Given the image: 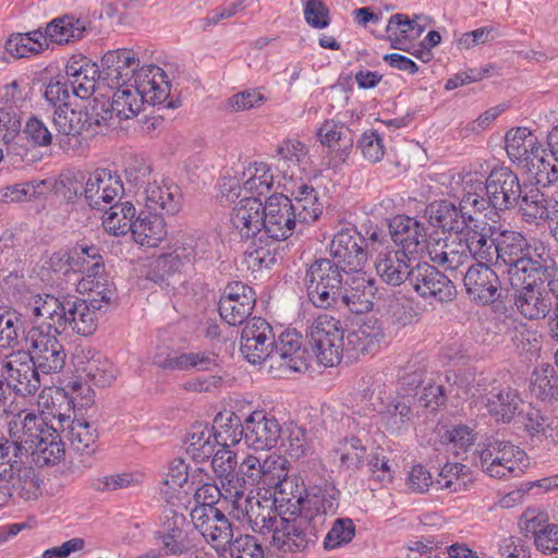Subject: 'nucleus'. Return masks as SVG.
<instances>
[{
	"label": "nucleus",
	"mask_w": 558,
	"mask_h": 558,
	"mask_svg": "<svg viewBox=\"0 0 558 558\" xmlns=\"http://www.w3.org/2000/svg\"><path fill=\"white\" fill-rule=\"evenodd\" d=\"M9 437L24 444L27 460L38 468L59 464L65 456L60 427L52 416L22 411L8 425Z\"/></svg>",
	"instance_id": "obj_1"
},
{
	"label": "nucleus",
	"mask_w": 558,
	"mask_h": 558,
	"mask_svg": "<svg viewBox=\"0 0 558 558\" xmlns=\"http://www.w3.org/2000/svg\"><path fill=\"white\" fill-rule=\"evenodd\" d=\"M128 181L137 187V202L143 204L150 214L175 215L182 208V193L172 183L151 179V167L140 162L126 171Z\"/></svg>",
	"instance_id": "obj_2"
},
{
	"label": "nucleus",
	"mask_w": 558,
	"mask_h": 558,
	"mask_svg": "<svg viewBox=\"0 0 558 558\" xmlns=\"http://www.w3.org/2000/svg\"><path fill=\"white\" fill-rule=\"evenodd\" d=\"M111 119L109 106L104 100L94 99L88 105H76L74 108L59 106L54 110L53 125L58 135L70 141L95 136L104 131Z\"/></svg>",
	"instance_id": "obj_3"
},
{
	"label": "nucleus",
	"mask_w": 558,
	"mask_h": 558,
	"mask_svg": "<svg viewBox=\"0 0 558 558\" xmlns=\"http://www.w3.org/2000/svg\"><path fill=\"white\" fill-rule=\"evenodd\" d=\"M56 257L59 260L65 258V263L73 271L83 274L78 281L81 292L96 293L107 302H116L117 289L105 275V264L98 247L78 245L71 254H57Z\"/></svg>",
	"instance_id": "obj_4"
},
{
	"label": "nucleus",
	"mask_w": 558,
	"mask_h": 558,
	"mask_svg": "<svg viewBox=\"0 0 558 558\" xmlns=\"http://www.w3.org/2000/svg\"><path fill=\"white\" fill-rule=\"evenodd\" d=\"M13 437L0 438V481H5L4 495L29 498L38 488V480L32 466L26 463L27 457L23 446Z\"/></svg>",
	"instance_id": "obj_5"
},
{
	"label": "nucleus",
	"mask_w": 558,
	"mask_h": 558,
	"mask_svg": "<svg viewBox=\"0 0 558 558\" xmlns=\"http://www.w3.org/2000/svg\"><path fill=\"white\" fill-rule=\"evenodd\" d=\"M498 263L508 266L511 281H526L535 266L542 248H547L542 242L530 243L518 231L504 230L497 235Z\"/></svg>",
	"instance_id": "obj_6"
},
{
	"label": "nucleus",
	"mask_w": 558,
	"mask_h": 558,
	"mask_svg": "<svg viewBox=\"0 0 558 558\" xmlns=\"http://www.w3.org/2000/svg\"><path fill=\"white\" fill-rule=\"evenodd\" d=\"M345 270L330 258L316 259L306 269L304 284L310 302L317 308L336 307L343 290Z\"/></svg>",
	"instance_id": "obj_7"
},
{
	"label": "nucleus",
	"mask_w": 558,
	"mask_h": 558,
	"mask_svg": "<svg viewBox=\"0 0 558 558\" xmlns=\"http://www.w3.org/2000/svg\"><path fill=\"white\" fill-rule=\"evenodd\" d=\"M307 338L319 364L331 367L345 354L347 330L340 319L319 314L307 327Z\"/></svg>",
	"instance_id": "obj_8"
},
{
	"label": "nucleus",
	"mask_w": 558,
	"mask_h": 558,
	"mask_svg": "<svg viewBox=\"0 0 558 558\" xmlns=\"http://www.w3.org/2000/svg\"><path fill=\"white\" fill-rule=\"evenodd\" d=\"M269 534V549L278 557L305 553L318 538V533L300 514L279 517Z\"/></svg>",
	"instance_id": "obj_9"
},
{
	"label": "nucleus",
	"mask_w": 558,
	"mask_h": 558,
	"mask_svg": "<svg viewBox=\"0 0 558 558\" xmlns=\"http://www.w3.org/2000/svg\"><path fill=\"white\" fill-rule=\"evenodd\" d=\"M527 465L525 452L509 441L493 440L480 453V466L492 477H519Z\"/></svg>",
	"instance_id": "obj_10"
},
{
	"label": "nucleus",
	"mask_w": 558,
	"mask_h": 558,
	"mask_svg": "<svg viewBox=\"0 0 558 558\" xmlns=\"http://www.w3.org/2000/svg\"><path fill=\"white\" fill-rule=\"evenodd\" d=\"M48 414L57 420L62 436L73 451L85 456L96 451L99 434L93 420L94 414L63 413L61 404L58 408L53 407Z\"/></svg>",
	"instance_id": "obj_11"
},
{
	"label": "nucleus",
	"mask_w": 558,
	"mask_h": 558,
	"mask_svg": "<svg viewBox=\"0 0 558 558\" xmlns=\"http://www.w3.org/2000/svg\"><path fill=\"white\" fill-rule=\"evenodd\" d=\"M62 332H52L50 327H32L26 336L27 351L43 374H56L65 365L66 353L58 337Z\"/></svg>",
	"instance_id": "obj_12"
},
{
	"label": "nucleus",
	"mask_w": 558,
	"mask_h": 558,
	"mask_svg": "<svg viewBox=\"0 0 558 558\" xmlns=\"http://www.w3.org/2000/svg\"><path fill=\"white\" fill-rule=\"evenodd\" d=\"M0 373L15 395H35L40 386V371L26 350L13 351L0 360Z\"/></svg>",
	"instance_id": "obj_13"
},
{
	"label": "nucleus",
	"mask_w": 558,
	"mask_h": 558,
	"mask_svg": "<svg viewBox=\"0 0 558 558\" xmlns=\"http://www.w3.org/2000/svg\"><path fill=\"white\" fill-rule=\"evenodd\" d=\"M331 260L338 263L345 275L361 271L368 259V245L355 227L338 231L329 246Z\"/></svg>",
	"instance_id": "obj_14"
},
{
	"label": "nucleus",
	"mask_w": 558,
	"mask_h": 558,
	"mask_svg": "<svg viewBox=\"0 0 558 558\" xmlns=\"http://www.w3.org/2000/svg\"><path fill=\"white\" fill-rule=\"evenodd\" d=\"M90 299L82 300L78 298H69L65 300V330L71 328L72 331L80 336H90L98 327L99 313L106 311L109 305L114 302H107L96 293H89Z\"/></svg>",
	"instance_id": "obj_15"
},
{
	"label": "nucleus",
	"mask_w": 558,
	"mask_h": 558,
	"mask_svg": "<svg viewBox=\"0 0 558 558\" xmlns=\"http://www.w3.org/2000/svg\"><path fill=\"white\" fill-rule=\"evenodd\" d=\"M518 175L506 167L495 168L485 181L487 206L507 210L518 206L523 193Z\"/></svg>",
	"instance_id": "obj_16"
},
{
	"label": "nucleus",
	"mask_w": 558,
	"mask_h": 558,
	"mask_svg": "<svg viewBox=\"0 0 558 558\" xmlns=\"http://www.w3.org/2000/svg\"><path fill=\"white\" fill-rule=\"evenodd\" d=\"M276 331L263 318L247 320L241 332L240 350L251 364H260L272 357Z\"/></svg>",
	"instance_id": "obj_17"
},
{
	"label": "nucleus",
	"mask_w": 558,
	"mask_h": 558,
	"mask_svg": "<svg viewBox=\"0 0 558 558\" xmlns=\"http://www.w3.org/2000/svg\"><path fill=\"white\" fill-rule=\"evenodd\" d=\"M263 234L272 241H283L291 236L296 228L298 218L292 211L290 198L283 194L270 195L264 204Z\"/></svg>",
	"instance_id": "obj_18"
},
{
	"label": "nucleus",
	"mask_w": 558,
	"mask_h": 558,
	"mask_svg": "<svg viewBox=\"0 0 558 558\" xmlns=\"http://www.w3.org/2000/svg\"><path fill=\"white\" fill-rule=\"evenodd\" d=\"M340 492L331 484L318 487L305 498L296 497L299 514L318 533L327 517H332L339 508Z\"/></svg>",
	"instance_id": "obj_19"
},
{
	"label": "nucleus",
	"mask_w": 558,
	"mask_h": 558,
	"mask_svg": "<svg viewBox=\"0 0 558 558\" xmlns=\"http://www.w3.org/2000/svg\"><path fill=\"white\" fill-rule=\"evenodd\" d=\"M256 303L255 291L241 281L229 283L219 300V314L231 326L242 325Z\"/></svg>",
	"instance_id": "obj_20"
},
{
	"label": "nucleus",
	"mask_w": 558,
	"mask_h": 558,
	"mask_svg": "<svg viewBox=\"0 0 558 558\" xmlns=\"http://www.w3.org/2000/svg\"><path fill=\"white\" fill-rule=\"evenodd\" d=\"M191 519L195 529L217 550H227L233 541V529L228 518L217 508H193Z\"/></svg>",
	"instance_id": "obj_21"
},
{
	"label": "nucleus",
	"mask_w": 558,
	"mask_h": 558,
	"mask_svg": "<svg viewBox=\"0 0 558 558\" xmlns=\"http://www.w3.org/2000/svg\"><path fill=\"white\" fill-rule=\"evenodd\" d=\"M153 364L163 371H211L218 366V356L210 351L179 352L162 348L153 356Z\"/></svg>",
	"instance_id": "obj_22"
},
{
	"label": "nucleus",
	"mask_w": 558,
	"mask_h": 558,
	"mask_svg": "<svg viewBox=\"0 0 558 558\" xmlns=\"http://www.w3.org/2000/svg\"><path fill=\"white\" fill-rule=\"evenodd\" d=\"M463 284L470 299L477 304H490L501 296L500 280L489 266H469L463 276Z\"/></svg>",
	"instance_id": "obj_23"
},
{
	"label": "nucleus",
	"mask_w": 558,
	"mask_h": 558,
	"mask_svg": "<svg viewBox=\"0 0 558 558\" xmlns=\"http://www.w3.org/2000/svg\"><path fill=\"white\" fill-rule=\"evenodd\" d=\"M272 504L270 499L260 500L248 496L240 499L236 507L230 508L229 514L240 522L247 523L252 531L267 535L279 519L272 510Z\"/></svg>",
	"instance_id": "obj_24"
},
{
	"label": "nucleus",
	"mask_w": 558,
	"mask_h": 558,
	"mask_svg": "<svg viewBox=\"0 0 558 558\" xmlns=\"http://www.w3.org/2000/svg\"><path fill=\"white\" fill-rule=\"evenodd\" d=\"M385 338L381 323L377 318L367 317L355 328L347 330L344 356L353 360L361 354H374L380 349Z\"/></svg>",
	"instance_id": "obj_25"
},
{
	"label": "nucleus",
	"mask_w": 558,
	"mask_h": 558,
	"mask_svg": "<svg viewBox=\"0 0 558 558\" xmlns=\"http://www.w3.org/2000/svg\"><path fill=\"white\" fill-rule=\"evenodd\" d=\"M430 260L447 271L456 272L471 266V251L468 248L464 232L427 246Z\"/></svg>",
	"instance_id": "obj_26"
},
{
	"label": "nucleus",
	"mask_w": 558,
	"mask_h": 558,
	"mask_svg": "<svg viewBox=\"0 0 558 558\" xmlns=\"http://www.w3.org/2000/svg\"><path fill=\"white\" fill-rule=\"evenodd\" d=\"M264 204L256 196L243 197L232 209L230 222L242 239L264 238Z\"/></svg>",
	"instance_id": "obj_27"
},
{
	"label": "nucleus",
	"mask_w": 558,
	"mask_h": 558,
	"mask_svg": "<svg viewBox=\"0 0 558 558\" xmlns=\"http://www.w3.org/2000/svg\"><path fill=\"white\" fill-rule=\"evenodd\" d=\"M389 231L397 250L413 256L427 248V233L423 222L415 218L398 215L389 223Z\"/></svg>",
	"instance_id": "obj_28"
},
{
	"label": "nucleus",
	"mask_w": 558,
	"mask_h": 558,
	"mask_svg": "<svg viewBox=\"0 0 558 558\" xmlns=\"http://www.w3.org/2000/svg\"><path fill=\"white\" fill-rule=\"evenodd\" d=\"M78 379L96 387L109 386L113 379L110 362L93 349L77 350L73 356Z\"/></svg>",
	"instance_id": "obj_29"
},
{
	"label": "nucleus",
	"mask_w": 558,
	"mask_h": 558,
	"mask_svg": "<svg viewBox=\"0 0 558 558\" xmlns=\"http://www.w3.org/2000/svg\"><path fill=\"white\" fill-rule=\"evenodd\" d=\"M339 301L354 314L371 311L374 305L375 286L364 272L356 271L345 275Z\"/></svg>",
	"instance_id": "obj_30"
},
{
	"label": "nucleus",
	"mask_w": 558,
	"mask_h": 558,
	"mask_svg": "<svg viewBox=\"0 0 558 558\" xmlns=\"http://www.w3.org/2000/svg\"><path fill=\"white\" fill-rule=\"evenodd\" d=\"M281 433L279 422L263 411H255L245 420L244 440L255 450L271 449L280 439Z\"/></svg>",
	"instance_id": "obj_31"
},
{
	"label": "nucleus",
	"mask_w": 558,
	"mask_h": 558,
	"mask_svg": "<svg viewBox=\"0 0 558 558\" xmlns=\"http://www.w3.org/2000/svg\"><path fill=\"white\" fill-rule=\"evenodd\" d=\"M426 216L432 226L447 232H454L456 235H460L475 221L470 210L463 209L460 204L457 207L448 201L430 203L426 208Z\"/></svg>",
	"instance_id": "obj_32"
},
{
	"label": "nucleus",
	"mask_w": 558,
	"mask_h": 558,
	"mask_svg": "<svg viewBox=\"0 0 558 558\" xmlns=\"http://www.w3.org/2000/svg\"><path fill=\"white\" fill-rule=\"evenodd\" d=\"M450 194L460 201L463 209L482 213L487 208L486 197L482 195L485 185L477 172L456 173L449 182Z\"/></svg>",
	"instance_id": "obj_33"
},
{
	"label": "nucleus",
	"mask_w": 558,
	"mask_h": 558,
	"mask_svg": "<svg viewBox=\"0 0 558 558\" xmlns=\"http://www.w3.org/2000/svg\"><path fill=\"white\" fill-rule=\"evenodd\" d=\"M102 81L112 88L129 85L132 78L135 81L138 68V59L132 50L118 49L108 51L101 59Z\"/></svg>",
	"instance_id": "obj_34"
},
{
	"label": "nucleus",
	"mask_w": 558,
	"mask_h": 558,
	"mask_svg": "<svg viewBox=\"0 0 558 558\" xmlns=\"http://www.w3.org/2000/svg\"><path fill=\"white\" fill-rule=\"evenodd\" d=\"M302 335L295 329L276 331L272 357L279 356L284 365L294 372L308 368L310 354L302 345Z\"/></svg>",
	"instance_id": "obj_35"
},
{
	"label": "nucleus",
	"mask_w": 558,
	"mask_h": 558,
	"mask_svg": "<svg viewBox=\"0 0 558 558\" xmlns=\"http://www.w3.org/2000/svg\"><path fill=\"white\" fill-rule=\"evenodd\" d=\"M122 184L106 169H98L87 177L84 196L92 208L102 209L119 197Z\"/></svg>",
	"instance_id": "obj_36"
},
{
	"label": "nucleus",
	"mask_w": 558,
	"mask_h": 558,
	"mask_svg": "<svg viewBox=\"0 0 558 558\" xmlns=\"http://www.w3.org/2000/svg\"><path fill=\"white\" fill-rule=\"evenodd\" d=\"M135 85L145 96L147 104L153 106L167 104L168 108L175 107L173 101H168L171 85L161 68L157 65L142 68L135 76Z\"/></svg>",
	"instance_id": "obj_37"
},
{
	"label": "nucleus",
	"mask_w": 558,
	"mask_h": 558,
	"mask_svg": "<svg viewBox=\"0 0 558 558\" xmlns=\"http://www.w3.org/2000/svg\"><path fill=\"white\" fill-rule=\"evenodd\" d=\"M412 256L402 250L387 247L376 256L374 266L376 274L387 284L400 286L408 281L411 268Z\"/></svg>",
	"instance_id": "obj_38"
},
{
	"label": "nucleus",
	"mask_w": 558,
	"mask_h": 558,
	"mask_svg": "<svg viewBox=\"0 0 558 558\" xmlns=\"http://www.w3.org/2000/svg\"><path fill=\"white\" fill-rule=\"evenodd\" d=\"M65 300H60L52 294H37L27 304V311L34 318L44 320L34 327H50L52 332L65 331Z\"/></svg>",
	"instance_id": "obj_39"
},
{
	"label": "nucleus",
	"mask_w": 558,
	"mask_h": 558,
	"mask_svg": "<svg viewBox=\"0 0 558 558\" xmlns=\"http://www.w3.org/2000/svg\"><path fill=\"white\" fill-rule=\"evenodd\" d=\"M65 73L73 94L81 99H87L94 93L97 80H102V71L86 57L72 58Z\"/></svg>",
	"instance_id": "obj_40"
},
{
	"label": "nucleus",
	"mask_w": 558,
	"mask_h": 558,
	"mask_svg": "<svg viewBox=\"0 0 558 558\" xmlns=\"http://www.w3.org/2000/svg\"><path fill=\"white\" fill-rule=\"evenodd\" d=\"M320 143L335 154L331 165L337 167L343 163L350 155L353 146L351 130L342 122L326 120L318 129Z\"/></svg>",
	"instance_id": "obj_41"
},
{
	"label": "nucleus",
	"mask_w": 558,
	"mask_h": 558,
	"mask_svg": "<svg viewBox=\"0 0 558 558\" xmlns=\"http://www.w3.org/2000/svg\"><path fill=\"white\" fill-rule=\"evenodd\" d=\"M513 286L524 284L515 298V306L519 312L529 319H539L550 313L551 301L544 292L532 282V278L526 281H511Z\"/></svg>",
	"instance_id": "obj_42"
},
{
	"label": "nucleus",
	"mask_w": 558,
	"mask_h": 558,
	"mask_svg": "<svg viewBox=\"0 0 558 558\" xmlns=\"http://www.w3.org/2000/svg\"><path fill=\"white\" fill-rule=\"evenodd\" d=\"M505 147L508 157L522 167L542 145L530 129L515 128L506 133Z\"/></svg>",
	"instance_id": "obj_43"
},
{
	"label": "nucleus",
	"mask_w": 558,
	"mask_h": 558,
	"mask_svg": "<svg viewBox=\"0 0 558 558\" xmlns=\"http://www.w3.org/2000/svg\"><path fill=\"white\" fill-rule=\"evenodd\" d=\"M521 398L511 387H492L483 405L498 421L510 422L521 404Z\"/></svg>",
	"instance_id": "obj_44"
},
{
	"label": "nucleus",
	"mask_w": 558,
	"mask_h": 558,
	"mask_svg": "<svg viewBox=\"0 0 558 558\" xmlns=\"http://www.w3.org/2000/svg\"><path fill=\"white\" fill-rule=\"evenodd\" d=\"M177 243L182 250L183 258L189 264L196 260H213L217 257L219 240L215 234H186L181 240H178Z\"/></svg>",
	"instance_id": "obj_45"
},
{
	"label": "nucleus",
	"mask_w": 558,
	"mask_h": 558,
	"mask_svg": "<svg viewBox=\"0 0 558 558\" xmlns=\"http://www.w3.org/2000/svg\"><path fill=\"white\" fill-rule=\"evenodd\" d=\"M292 211L299 223H312L323 213V204L318 199V193L313 186L301 183L292 191Z\"/></svg>",
	"instance_id": "obj_46"
},
{
	"label": "nucleus",
	"mask_w": 558,
	"mask_h": 558,
	"mask_svg": "<svg viewBox=\"0 0 558 558\" xmlns=\"http://www.w3.org/2000/svg\"><path fill=\"white\" fill-rule=\"evenodd\" d=\"M86 31V21L74 15H62L53 19L44 33L46 43L58 45L69 44L81 39Z\"/></svg>",
	"instance_id": "obj_47"
},
{
	"label": "nucleus",
	"mask_w": 558,
	"mask_h": 558,
	"mask_svg": "<svg viewBox=\"0 0 558 558\" xmlns=\"http://www.w3.org/2000/svg\"><path fill=\"white\" fill-rule=\"evenodd\" d=\"M92 386L93 385L88 383H83L81 379H75L68 384V392H65L64 389L62 391H57V400L60 398L66 400V409L63 410V413L77 415L78 413H84L85 415L93 414L95 392L92 389Z\"/></svg>",
	"instance_id": "obj_48"
},
{
	"label": "nucleus",
	"mask_w": 558,
	"mask_h": 558,
	"mask_svg": "<svg viewBox=\"0 0 558 558\" xmlns=\"http://www.w3.org/2000/svg\"><path fill=\"white\" fill-rule=\"evenodd\" d=\"M525 221L548 220L553 217L554 209L558 207V202L548 198L536 187H524L518 204Z\"/></svg>",
	"instance_id": "obj_49"
},
{
	"label": "nucleus",
	"mask_w": 558,
	"mask_h": 558,
	"mask_svg": "<svg viewBox=\"0 0 558 558\" xmlns=\"http://www.w3.org/2000/svg\"><path fill=\"white\" fill-rule=\"evenodd\" d=\"M183 525L184 517L172 512L170 517H166L161 530L156 532V538L161 542L165 555L175 556L184 551L185 534Z\"/></svg>",
	"instance_id": "obj_50"
},
{
	"label": "nucleus",
	"mask_w": 558,
	"mask_h": 558,
	"mask_svg": "<svg viewBox=\"0 0 558 558\" xmlns=\"http://www.w3.org/2000/svg\"><path fill=\"white\" fill-rule=\"evenodd\" d=\"M464 232L468 248L471 251V260H477L476 264L489 266L498 264L497 236L490 239L483 232L476 230V225L466 228Z\"/></svg>",
	"instance_id": "obj_51"
},
{
	"label": "nucleus",
	"mask_w": 558,
	"mask_h": 558,
	"mask_svg": "<svg viewBox=\"0 0 558 558\" xmlns=\"http://www.w3.org/2000/svg\"><path fill=\"white\" fill-rule=\"evenodd\" d=\"M556 159L541 147L537 153L521 167L531 180L537 185L548 186L558 181V166Z\"/></svg>",
	"instance_id": "obj_52"
},
{
	"label": "nucleus",
	"mask_w": 558,
	"mask_h": 558,
	"mask_svg": "<svg viewBox=\"0 0 558 558\" xmlns=\"http://www.w3.org/2000/svg\"><path fill=\"white\" fill-rule=\"evenodd\" d=\"M144 98L145 96L135 84L119 86L112 96L109 111L111 116L114 113L119 119L134 118L146 102Z\"/></svg>",
	"instance_id": "obj_53"
},
{
	"label": "nucleus",
	"mask_w": 558,
	"mask_h": 558,
	"mask_svg": "<svg viewBox=\"0 0 558 558\" xmlns=\"http://www.w3.org/2000/svg\"><path fill=\"white\" fill-rule=\"evenodd\" d=\"M213 436L217 445L228 448L236 445L245 434V424L232 412L218 413L214 420Z\"/></svg>",
	"instance_id": "obj_54"
},
{
	"label": "nucleus",
	"mask_w": 558,
	"mask_h": 558,
	"mask_svg": "<svg viewBox=\"0 0 558 558\" xmlns=\"http://www.w3.org/2000/svg\"><path fill=\"white\" fill-rule=\"evenodd\" d=\"M132 234L134 240L148 247L157 246L167 235L166 225L161 216L151 214L150 216H143L141 214L135 219Z\"/></svg>",
	"instance_id": "obj_55"
},
{
	"label": "nucleus",
	"mask_w": 558,
	"mask_h": 558,
	"mask_svg": "<svg viewBox=\"0 0 558 558\" xmlns=\"http://www.w3.org/2000/svg\"><path fill=\"white\" fill-rule=\"evenodd\" d=\"M281 447L292 459L311 457L314 453V438L312 433L298 425H288L281 433Z\"/></svg>",
	"instance_id": "obj_56"
},
{
	"label": "nucleus",
	"mask_w": 558,
	"mask_h": 558,
	"mask_svg": "<svg viewBox=\"0 0 558 558\" xmlns=\"http://www.w3.org/2000/svg\"><path fill=\"white\" fill-rule=\"evenodd\" d=\"M365 457L366 448L356 437L341 440L332 450V461L342 471H357Z\"/></svg>",
	"instance_id": "obj_57"
},
{
	"label": "nucleus",
	"mask_w": 558,
	"mask_h": 558,
	"mask_svg": "<svg viewBox=\"0 0 558 558\" xmlns=\"http://www.w3.org/2000/svg\"><path fill=\"white\" fill-rule=\"evenodd\" d=\"M473 475L470 469L462 463H446L439 471L435 485L439 489L450 493H462L471 488Z\"/></svg>",
	"instance_id": "obj_58"
},
{
	"label": "nucleus",
	"mask_w": 558,
	"mask_h": 558,
	"mask_svg": "<svg viewBox=\"0 0 558 558\" xmlns=\"http://www.w3.org/2000/svg\"><path fill=\"white\" fill-rule=\"evenodd\" d=\"M136 209L130 202L118 203L110 206L102 217V226L107 232L116 236L132 231Z\"/></svg>",
	"instance_id": "obj_59"
},
{
	"label": "nucleus",
	"mask_w": 558,
	"mask_h": 558,
	"mask_svg": "<svg viewBox=\"0 0 558 558\" xmlns=\"http://www.w3.org/2000/svg\"><path fill=\"white\" fill-rule=\"evenodd\" d=\"M45 38L40 29L26 34H13L5 43V50L14 58H27L48 48Z\"/></svg>",
	"instance_id": "obj_60"
},
{
	"label": "nucleus",
	"mask_w": 558,
	"mask_h": 558,
	"mask_svg": "<svg viewBox=\"0 0 558 558\" xmlns=\"http://www.w3.org/2000/svg\"><path fill=\"white\" fill-rule=\"evenodd\" d=\"M217 444L213 430L203 424L194 425L186 440V453L196 462L207 461L215 452Z\"/></svg>",
	"instance_id": "obj_61"
},
{
	"label": "nucleus",
	"mask_w": 558,
	"mask_h": 558,
	"mask_svg": "<svg viewBox=\"0 0 558 558\" xmlns=\"http://www.w3.org/2000/svg\"><path fill=\"white\" fill-rule=\"evenodd\" d=\"M454 384L458 387L457 396L459 398L466 397L476 400L475 402L484 403L489 390L494 387L489 377L484 374L474 372H465L457 375Z\"/></svg>",
	"instance_id": "obj_62"
},
{
	"label": "nucleus",
	"mask_w": 558,
	"mask_h": 558,
	"mask_svg": "<svg viewBox=\"0 0 558 558\" xmlns=\"http://www.w3.org/2000/svg\"><path fill=\"white\" fill-rule=\"evenodd\" d=\"M422 28L416 26L407 15L398 13L390 17L386 32L387 38L393 49L405 50V45L410 39L418 37Z\"/></svg>",
	"instance_id": "obj_63"
},
{
	"label": "nucleus",
	"mask_w": 558,
	"mask_h": 558,
	"mask_svg": "<svg viewBox=\"0 0 558 558\" xmlns=\"http://www.w3.org/2000/svg\"><path fill=\"white\" fill-rule=\"evenodd\" d=\"M380 423L391 434H400L407 430L413 420L411 407L403 400L388 403L379 412Z\"/></svg>",
	"instance_id": "obj_64"
}]
</instances>
